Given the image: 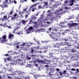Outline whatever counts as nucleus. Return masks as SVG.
<instances>
[{
    "label": "nucleus",
    "instance_id": "3",
    "mask_svg": "<svg viewBox=\"0 0 79 79\" xmlns=\"http://www.w3.org/2000/svg\"><path fill=\"white\" fill-rule=\"evenodd\" d=\"M6 35H4L2 36V38H0V43H4L7 41L6 39Z\"/></svg>",
    "mask_w": 79,
    "mask_h": 79
},
{
    "label": "nucleus",
    "instance_id": "57",
    "mask_svg": "<svg viewBox=\"0 0 79 79\" xmlns=\"http://www.w3.org/2000/svg\"><path fill=\"white\" fill-rule=\"evenodd\" d=\"M24 79H29V77H26Z\"/></svg>",
    "mask_w": 79,
    "mask_h": 79
},
{
    "label": "nucleus",
    "instance_id": "26",
    "mask_svg": "<svg viewBox=\"0 0 79 79\" xmlns=\"http://www.w3.org/2000/svg\"><path fill=\"white\" fill-rule=\"evenodd\" d=\"M71 52H72V53H74V52H75V49H72V50Z\"/></svg>",
    "mask_w": 79,
    "mask_h": 79
},
{
    "label": "nucleus",
    "instance_id": "13",
    "mask_svg": "<svg viewBox=\"0 0 79 79\" xmlns=\"http://www.w3.org/2000/svg\"><path fill=\"white\" fill-rule=\"evenodd\" d=\"M44 7H45V6H48V2H44Z\"/></svg>",
    "mask_w": 79,
    "mask_h": 79
},
{
    "label": "nucleus",
    "instance_id": "23",
    "mask_svg": "<svg viewBox=\"0 0 79 79\" xmlns=\"http://www.w3.org/2000/svg\"><path fill=\"white\" fill-rule=\"evenodd\" d=\"M64 72L62 73L63 74H66L67 73V72L66 70H63Z\"/></svg>",
    "mask_w": 79,
    "mask_h": 79
},
{
    "label": "nucleus",
    "instance_id": "39",
    "mask_svg": "<svg viewBox=\"0 0 79 79\" xmlns=\"http://www.w3.org/2000/svg\"><path fill=\"white\" fill-rule=\"evenodd\" d=\"M29 12H28V11H27L26 12V15H29Z\"/></svg>",
    "mask_w": 79,
    "mask_h": 79
},
{
    "label": "nucleus",
    "instance_id": "35",
    "mask_svg": "<svg viewBox=\"0 0 79 79\" xmlns=\"http://www.w3.org/2000/svg\"><path fill=\"white\" fill-rule=\"evenodd\" d=\"M31 53H34V49H31Z\"/></svg>",
    "mask_w": 79,
    "mask_h": 79
},
{
    "label": "nucleus",
    "instance_id": "7",
    "mask_svg": "<svg viewBox=\"0 0 79 79\" xmlns=\"http://www.w3.org/2000/svg\"><path fill=\"white\" fill-rule=\"evenodd\" d=\"M6 2H3V4L1 5V7H2L3 8H8V5H6Z\"/></svg>",
    "mask_w": 79,
    "mask_h": 79
},
{
    "label": "nucleus",
    "instance_id": "8",
    "mask_svg": "<svg viewBox=\"0 0 79 79\" xmlns=\"http://www.w3.org/2000/svg\"><path fill=\"white\" fill-rule=\"evenodd\" d=\"M11 57H8L7 58H5L4 59L5 62H6V61H10L11 60Z\"/></svg>",
    "mask_w": 79,
    "mask_h": 79
},
{
    "label": "nucleus",
    "instance_id": "52",
    "mask_svg": "<svg viewBox=\"0 0 79 79\" xmlns=\"http://www.w3.org/2000/svg\"><path fill=\"white\" fill-rule=\"evenodd\" d=\"M49 66L48 65H45V67H46V68H47Z\"/></svg>",
    "mask_w": 79,
    "mask_h": 79
},
{
    "label": "nucleus",
    "instance_id": "30",
    "mask_svg": "<svg viewBox=\"0 0 79 79\" xmlns=\"http://www.w3.org/2000/svg\"><path fill=\"white\" fill-rule=\"evenodd\" d=\"M74 3H71L70 4H69V6H73V5Z\"/></svg>",
    "mask_w": 79,
    "mask_h": 79
},
{
    "label": "nucleus",
    "instance_id": "6",
    "mask_svg": "<svg viewBox=\"0 0 79 79\" xmlns=\"http://www.w3.org/2000/svg\"><path fill=\"white\" fill-rule=\"evenodd\" d=\"M62 10H63V9H61L60 10H58L56 12L55 15L56 16H58L60 15V13H59L60 11H61Z\"/></svg>",
    "mask_w": 79,
    "mask_h": 79
},
{
    "label": "nucleus",
    "instance_id": "9",
    "mask_svg": "<svg viewBox=\"0 0 79 79\" xmlns=\"http://www.w3.org/2000/svg\"><path fill=\"white\" fill-rule=\"evenodd\" d=\"M55 17H52L51 18L49 19V21L50 22V23H53V21H54V20H55Z\"/></svg>",
    "mask_w": 79,
    "mask_h": 79
},
{
    "label": "nucleus",
    "instance_id": "46",
    "mask_svg": "<svg viewBox=\"0 0 79 79\" xmlns=\"http://www.w3.org/2000/svg\"><path fill=\"white\" fill-rule=\"evenodd\" d=\"M60 24H61V25L62 24H64V22H60Z\"/></svg>",
    "mask_w": 79,
    "mask_h": 79
},
{
    "label": "nucleus",
    "instance_id": "51",
    "mask_svg": "<svg viewBox=\"0 0 79 79\" xmlns=\"http://www.w3.org/2000/svg\"><path fill=\"white\" fill-rule=\"evenodd\" d=\"M6 17H7L6 16H4L3 17L4 19H5L6 18Z\"/></svg>",
    "mask_w": 79,
    "mask_h": 79
},
{
    "label": "nucleus",
    "instance_id": "12",
    "mask_svg": "<svg viewBox=\"0 0 79 79\" xmlns=\"http://www.w3.org/2000/svg\"><path fill=\"white\" fill-rule=\"evenodd\" d=\"M8 71L9 72H12L13 71H14V69L13 68L10 67V68L8 70Z\"/></svg>",
    "mask_w": 79,
    "mask_h": 79
},
{
    "label": "nucleus",
    "instance_id": "29",
    "mask_svg": "<svg viewBox=\"0 0 79 79\" xmlns=\"http://www.w3.org/2000/svg\"><path fill=\"white\" fill-rule=\"evenodd\" d=\"M16 19V17H12V19H11V20H12V21H13V19Z\"/></svg>",
    "mask_w": 79,
    "mask_h": 79
},
{
    "label": "nucleus",
    "instance_id": "36",
    "mask_svg": "<svg viewBox=\"0 0 79 79\" xmlns=\"http://www.w3.org/2000/svg\"><path fill=\"white\" fill-rule=\"evenodd\" d=\"M71 71H76V69H75L72 68V69H71Z\"/></svg>",
    "mask_w": 79,
    "mask_h": 79
},
{
    "label": "nucleus",
    "instance_id": "14",
    "mask_svg": "<svg viewBox=\"0 0 79 79\" xmlns=\"http://www.w3.org/2000/svg\"><path fill=\"white\" fill-rule=\"evenodd\" d=\"M13 34H10L9 35V39H11V37H13Z\"/></svg>",
    "mask_w": 79,
    "mask_h": 79
},
{
    "label": "nucleus",
    "instance_id": "49",
    "mask_svg": "<svg viewBox=\"0 0 79 79\" xmlns=\"http://www.w3.org/2000/svg\"><path fill=\"white\" fill-rule=\"evenodd\" d=\"M16 16H17V14H15L14 15V17H15Z\"/></svg>",
    "mask_w": 79,
    "mask_h": 79
},
{
    "label": "nucleus",
    "instance_id": "60",
    "mask_svg": "<svg viewBox=\"0 0 79 79\" xmlns=\"http://www.w3.org/2000/svg\"><path fill=\"white\" fill-rule=\"evenodd\" d=\"M7 27H8V28H9V29H11V27L10 26H7Z\"/></svg>",
    "mask_w": 79,
    "mask_h": 79
},
{
    "label": "nucleus",
    "instance_id": "44",
    "mask_svg": "<svg viewBox=\"0 0 79 79\" xmlns=\"http://www.w3.org/2000/svg\"><path fill=\"white\" fill-rule=\"evenodd\" d=\"M74 2H75V1H74V0H72L71 1V2L72 3H74Z\"/></svg>",
    "mask_w": 79,
    "mask_h": 79
},
{
    "label": "nucleus",
    "instance_id": "25",
    "mask_svg": "<svg viewBox=\"0 0 79 79\" xmlns=\"http://www.w3.org/2000/svg\"><path fill=\"white\" fill-rule=\"evenodd\" d=\"M18 74H22V72H21V71H18L17 72Z\"/></svg>",
    "mask_w": 79,
    "mask_h": 79
},
{
    "label": "nucleus",
    "instance_id": "17",
    "mask_svg": "<svg viewBox=\"0 0 79 79\" xmlns=\"http://www.w3.org/2000/svg\"><path fill=\"white\" fill-rule=\"evenodd\" d=\"M54 47H56V48H60V46H58V44H57V43H56V44H54Z\"/></svg>",
    "mask_w": 79,
    "mask_h": 79
},
{
    "label": "nucleus",
    "instance_id": "37",
    "mask_svg": "<svg viewBox=\"0 0 79 79\" xmlns=\"http://www.w3.org/2000/svg\"><path fill=\"white\" fill-rule=\"evenodd\" d=\"M35 42H37V44H38V45H40V44H39L40 42L39 41H36Z\"/></svg>",
    "mask_w": 79,
    "mask_h": 79
},
{
    "label": "nucleus",
    "instance_id": "55",
    "mask_svg": "<svg viewBox=\"0 0 79 79\" xmlns=\"http://www.w3.org/2000/svg\"><path fill=\"white\" fill-rule=\"evenodd\" d=\"M68 0H66V1L64 2V3H68Z\"/></svg>",
    "mask_w": 79,
    "mask_h": 79
},
{
    "label": "nucleus",
    "instance_id": "10",
    "mask_svg": "<svg viewBox=\"0 0 79 79\" xmlns=\"http://www.w3.org/2000/svg\"><path fill=\"white\" fill-rule=\"evenodd\" d=\"M50 72H51L52 73H53L55 71V69L54 68H50Z\"/></svg>",
    "mask_w": 79,
    "mask_h": 79
},
{
    "label": "nucleus",
    "instance_id": "33",
    "mask_svg": "<svg viewBox=\"0 0 79 79\" xmlns=\"http://www.w3.org/2000/svg\"><path fill=\"white\" fill-rule=\"evenodd\" d=\"M76 71H77L76 72V73H79V69H76Z\"/></svg>",
    "mask_w": 79,
    "mask_h": 79
},
{
    "label": "nucleus",
    "instance_id": "32",
    "mask_svg": "<svg viewBox=\"0 0 79 79\" xmlns=\"http://www.w3.org/2000/svg\"><path fill=\"white\" fill-rule=\"evenodd\" d=\"M39 62H40V63H44V62H45L43 60H40L39 61Z\"/></svg>",
    "mask_w": 79,
    "mask_h": 79
},
{
    "label": "nucleus",
    "instance_id": "27",
    "mask_svg": "<svg viewBox=\"0 0 79 79\" xmlns=\"http://www.w3.org/2000/svg\"><path fill=\"white\" fill-rule=\"evenodd\" d=\"M26 44V43H23V44H21V46H23V47H24L25 45V44Z\"/></svg>",
    "mask_w": 79,
    "mask_h": 79
},
{
    "label": "nucleus",
    "instance_id": "56",
    "mask_svg": "<svg viewBox=\"0 0 79 79\" xmlns=\"http://www.w3.org/2000/svg\"><path fill=\"white\" fill-rule=\"evenodd\" d=\"M14 3H15V4H16L17 3V2H16V1L15 0L14 1Z\"/></svg>",
    "mask_w": 79,
    "mask_h": 79
},
{
    "label": "nucleus",
    "instance_id": "24",
    "mask_svg": "<svg viewBox=\"0 0 79 79\" xmlns=\"http://www.w3.org/2000/svg\"><path fill=\"white\" fill-rule=\"evenodd\" d=\"M65 44H66L67 45H68V46H70V44H69V43L68 42H65Z\"/></svg>",
    "mask_w": 79,
    "mask_h": 79
},
{
    "label": "nucleus",
    "instance_id": "11",
    "mask_svg": "<svg viewBox=\"0 0 79 79\" xmlns=\"http://www.w3.org/2000/svg\"><path fill=\"white\" fill-rule=\"evenodd\" d=\"M35 19H34V18H33L31 19L30 20L29 22V24H32V23H31L32 21H35Z\"/></svg>",
    "mask_w": 79,
    "mask_h": 79
},
{
    "label": "nucleus",
    "instance_id": "16",
    "mask_svg": "<svg viewBox=\"0 0 79 79\" xmlns=\"http://www.w3.org/2000/svg\"><path fill=\"white\" fill-rule=\"evenodd\" d=\"M34 78H36V77H42V76H40V75L38 74L37 75H34Z\"/></svg>",
    "mask_w": 79,
    "mask_h": 79
},
{
    "label": "nucleus",
    "instance_id": "54",
    "mask_svg": "<svg viewBox=\"0 0 79 79\" xmlns=\"http://www.w3.org/2000/svg\"><path fill=\"white\" fill-rule=\"evenodd\" d=\"M56 57L53 56V60H55V59H56Z\"/></svg>",
    "mask_w": 79,
    "mask_h": 79
},
{
    "label": "nucleus",
    "instance_id": "42",
    "mask_svg": "<svg viewBox=\"0 0 79 79\" xmlns=\"http://www.w3.org/2000/svg\"><path fill=\"white\" fill-rule=\"evenodd\" d=\"M16 29H15L14 30V31H13V33H15V31L16 30Z\"/></svg>",
    "mask_w": 79,
    "mask_h": 79
},
{
    "label": "nucleus",
    "instance_id": "4",
    "mask_svg": "<svg viewBox=\"0 0 79 79\" xmlns=\"http://www.w3.org/2000/svg\"><path fill=\"white\" fill-rule=\"evenodd\" d=\"M68 27L69 28L73 27H76L77 26L78 24L76 23H68Z\"/></svg>",
    "mask_w": 79,
    "mask_h": 79
},
{
    "label": "nucleus",
    "instance_id": "19",
    "mask_svg": "<svg viewBox=\"0 0 79 79\" xmlns=\"http://www.w3.org/2000/svg\"><path fill=\"white\" fill-rule=\"evenodd\" d=\"M36 5H37V4H34L33 5H32L30 7V8L29 9V10H31V8H32V7H34V6H36Z\"/></svg>",
    "mask_w": 79,
    "mask_h": 79
},
{
    "label": "nucleus",
    "instance_id": "22",
    "mask_svg": "<svg viewBox=\"0 0 79 79\" xmlns=\"http://www.w3.org/2000/svg\"><path fill=\"white\" fill-rule=\"evenodd\" d=\"M58 73H60V76H63V73H61V72L60 71H58Z\"/></svg>",
    "mask_w": 79,
    "mask_h": 79
},
{
    "label": "nucleus",
    "instance_id": "63",
    "mask_svg": "<svg viewBox=\"0 0 79 79\" xmlns=\"http://www.w3.org/2000/svg\"><path fill=\"white\" fill-rule=\"evenodd\" d=\"M42 42L43 43H45V42H47L46 41H42Z\"/></svg>",
    "mask_w": 79,
    "mask_h": 79
},
{
    "label": "nucleus",
    "instance_id": "1",
    "mask_svg": "<svg viewBox=\"0 0 79 79\" xmlns=\"http://www.w3.org/2000/svg\"><path fill=\"white\" fill-rule=\"evenodd\" d=\"M35 26L32 27H30L28 29V31H31V30H33V29H36L38 27V25H37V22H35Z\"/></svg>",
    "mask_w": 79,
    "mask_h": 79
},
{
    "label": "nucleus",
    "instance_id": "15",
    "mask_svg": "<svg viewBox=\"0 0 79 79\" xmlns=\"http://www.w3.org/2000/svg\"><path fill=\"white\" fill-rule=\"evenodd\" d=\"M27 20H26L25 21L24 20H22V23L23 24H26V23H27Z\"/></svg>",
    "mask_w": 79,
    "mask_h": 79
},
{
    "label": "nucleus",
    "instance_id": "38",
    "mask_svg": "<svg viewBox=\"0 0 79 79\" xmlns=\"http://www.w3.org/2000/svg\"><path fill=\"white\" fill-rule=\"evenodd\" d=\"M65 32H69V31H70V30L69 29H66L65 30Z\"/></svg>",
    "mask_w": 79,
    "mask_h": 79
},
{
    "label": "nucleus",
    "instance_id": "59",
    "mask_svg": "<svg viewBox=\"0 0 79 79\" xmlns=\"http://www.w3.org/2000/svg\"><path fill=\"white\" fill-rule=\"evenodd\" d=\"M37 49H39V48H40V47H39V46H38L37 47H36Z\"/></svg>",
    "mask_w": 79,
    "mask_h": 79
},
{
    "label": "nucleus",
    "instance_id": "45",
    "mask_svg": "<svg viewBox=\"0 0 79 79\" xmlns=\"http://www.w3.org/2000/svg\"><path fill=\"white\" fill-rule=\"evenodd\" d=\"M64 41H65V42H66L67 41H68V39H64Z\"/></svg>",
    "mask_w": 79,
    "mask_h": 79
},
{
    "label": "nucleus",
    "instance_id": "62",
    "mask_svg": "<svg viewBox=\"0 0 79 79\" xmlns=\"http://www.w3.org/2000/svg\"><path fill=\"white\" fill-rule=\"evenodd\" d=\"M51 29H52V28H50L48 29V31H51Z\"/></svg>",
    "mask_w": 79,
    "mask_h": 79
},
{
    "label": "nucleus",
    "instance_id": "5",
    "mask_svg": "<svg viewBox=\"0 0 79 79\" xmlns=\"http://www.w3.org/2000/svg\"><path fill=\"white\" fill-rule=\"evenodd\" d=\"M21 59H18V60H17L15 61L13 60L12 61L13 62V63H11L10 64H12L15 65H17L19 63V61H21Z\"/></svg>",
    "mask_w": 79,
    "mask_h": 79
},
{
    "label": "nucleus",
    "instance_id": "2",
    "mask_svg": "<svg viewBox=\"0 0 79 79\" xmlns=\"http://www.w3.org/2000/svg\"><path fill=\"white\" fill-rule=\"evenodd\" d=\"M49 35L50 38L52 39L54 41L57 40V39H56V37H57V36H56V34H54L53 33H52L51 34H49Z\"/></svg>",
    "mask_w": 79,
    "mask_h": 79
},
{
    "label": "nucleus",
    "instance_id": "21",
    "mask_svg": "<svg viewBox=\"0 0 79 79\" xmlns=\"http://www.w3.org/2000/svg\"><path fill=\"white\" fill-rule=\"evenodd\" d=\"M64 76L65 77H68V73H67L64 74Z\"/></svg>",
    "mask_w": 79,
    "mask_h": 79
},
{
    "label": "nucleus",
    "instance_id": "34",
    "mask_svg": "<svg viewBox=\"0 0 79 79\" xmlns=\"http://www.w3.org/2000/svg\"><path fill=\"white\" fill-rule=\"evenodd\" d=\"M56 69V71H58V72L59 71H61V69H60L57 68Z\"/></svg>",
    "mask_w": 79,
    "mask_h": 79
},
{
    "label": "nucleus",
    "instance_id": "31",
    "mask_svg": "<svg viewBox=\"0 0 79 79\" xmlns=\"http://www.w3.org/2000/svg\"><path fill=\"white\" fill-rule=\"evenodd\" d=\"M51 73H52V72H50L49 73V75L50 77H52V74H51Z\"/></svg>",
    "mask_w": 79,
    "mask_h": 79
},
{
    "label": "nucleus",
    "instance_id": "18",
    "mask_svg": "<svg viewBox=\"0 0 79 79\" xmlns=\"http://www.w3.org/2000/svg\"><path fill=\"white\" fill-rule=\"evenodd\" d=\"M26 59L27 60H30L31 59V58L30 57H29L27 56V58Z\"/></svg>",
    "mask_w": 79,
    "mask_h": 79
},
{
    "label": "nucleus",
    "instance_id": "48",
    "mask_svg": "<svg viewBox=\"0 0 79 79\" xmlns=\"http://www.w3.org/2000/svg\"><path fill=\"white\" fill-rule=\"evenodd\" d=\"M39 15V13H36V14L35 15V16H38Z\"/></svg>",
    "mask_w": 79,
    "mask_h": 79
},
{
    "label": "nucleus",
    "instance_id": "50",
    "mask_svg": "<svg viewBox=\"0 0 79 79\" xmlns=\"http://www.w3.org/2000/svg\"><path fill=\"white\" fill-rule=\"evenodd\" d=\"M62 34L63 35H65V32H63L62 33Z\"/></svg>",
    "mask_w": 79,
    "mask_h": 79
},
{
    "label": "nucleus",
    "instance_id": "64",
    "mask_svg": "<svg viewBox=\"0 0 79 79\" xmlns=\"http://www.w3.org/2000/svg\"><path fill=\"white\" fill-rule=\"evenodd\" d=\"M33 18H34V19H36V18H37V17H35V16H34L33 17Z\"/></svg>",
    "mask_w": 79,
    "mask_h": 79
},
{
    "label": "nucleus",
    "instance_id": "43",
    "mask_svg": "<svg viewBox=\"0 0 79 79\" xmlns=\"http://www.w3.org/2000/svg\"><path fill=\"white\" fill-rule=\"evenodd\" d=\"M24 74H26V73L24 72H22V75H25Z\"/></svg>",
    "mask_w": 79,
    "mask_h": 79
},
{
    "label": "nucleus",
    "instance_id": "47",
    "mask_svg": "<svg viewBox=\"0 0 79 79\" xmlns=\"http://www.w3.org/2000/svg\"><path fill=\"white\" fill-rule=\"evenodd\" d=\"M35 9H36V8H35V9L32 8V11H35Z\"/></svg>",
    "mask_w": 79,
    "mask_h": 79
},
{
    "label": "nucleus",
    "instance_id": "53",
    "mask_svg": "<svg viewBox=\"0 0 79 79\" xmlns=\"http://www.w3.org/2000/svg\"><path fill=\"white\" fill-rule=\"evenodd\" d=\"M50 58H51V59H52L53 60V56H52Z\"/></svg>",
    "mask_w": 79,
    "mask_h": 79
},
{
    "label": "nucleus",
    "instance_id": "61",
    "mask_svg": "<svg viewBox=\"0 0 79 79\" xmlns=\"http://www.w3.org/2000/svg\"><path fill=\"white\" fill-rule=\"evenodd\" d=\"M32 2H35V0H31Z\"/></svg>",
    "mask_w": 79,
    "mask_h": 79
},
{
    "label": "nucleus",
    "instance_id": "20",
    "mask_svg": "<svg viewBox=\"0 0 79 79\" xmlns=\"http://www.w3.org/2000/svg\"><path fill=\"white\" fill-rule=\"evenodd\" d=\"M49 55L50 56L49 58H50L52 56H53V53H49Z\"/></svg>",
    "mask_w": 79,
    "mask_h": 79
},
{
    "label": "nucleus",
    "instance_id": "41",
    "mask_svg": "<svg viewBox=\"0 0 79 79\" xmlns=\"http://www.w3.org/2000/svg\"><path fill=\"white\" fill-rule=\"evenodd\" d=\"M75 48L76 49H79V47L77 46H75Z\"/></svg>",
    "mask_w": 79,
    "mask_h": 79
},
{
    "label": "nucleus",
    "instance_id": "40",
    "mask_svg": "<svg viewBox=\"0 0 79 79\" xmlns=\"http://www.w3.org/2000/svg\"><path fill=\"white\" fill-rule=\"evenodd\" d=\"M73 66L74 68H76V67H77V64H74L73 65Z\"/></svg>",
    "mask_w": 79,
    "mask_h": 79
},
{
    "label": "nucleus",
    "instance_id": "28",
    "mask_svg": "<svg viewBox=\"0 0 79 79\" xmlns=\"http://www.w3.org/2000/svg\"><path fill=\"white\" fill-rule=\"evenodd\" d=\"M61 60L62 61V63H64V61H65V60H64V59H62Z\"/></svg>",
    "mask_w": 79,
    "mask_h": 79
},
{
    "label": "nucleus",
    "instance_id": "58",
    "mask_svg": "<svg viewBox=\"0 0 79 79\" xmlns=\"http://www.w3.org/2000/svg\"><path fill=\"white\" fill-rule=\"evenodd\" d=\"M17 34H18V35H20L21 34V33H20V32H18Z\"/></svg>",
    "mask_w": 79,
    "mask_h": 79
}]
</instances>
